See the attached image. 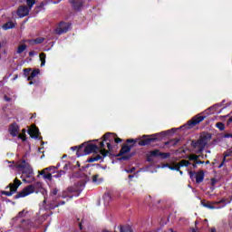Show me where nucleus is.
<instances>
[{
  "label": "nucleus",
  "instance_id": "f3484780",
  "mask_svg": "<svg viewBox=\"0 0 232 232\" xmlns=\"http://www.w3.org/2000/svg\"><path fill=\"white\" fill-rule=\"evenodd\" d=\"M27 133L31 139H39V135H41V132L39 131V128L37 127L29 129Z\"/></svg>",
  "mask_w": 232,
  "mask_h": 232
},
{
  "label": "nucleus",
  "instance_id": "0e129e2a",
  "mask_svg": "<svg viewBox=\"0 0 232 232\" xmlns=\"http://www.w3.org/2000/svg\"><path fill=\"white\" fill-rule=\"evenodd\" d=\"M211 232H217V229L215 227L211 228Z\"/></svg>",
  "mask_w": 232,
  "mask_h": 232
},
{
  "label": "nucleus",
  "instance_id": "69168bd1",
  "mask_svg": "<svg viewBox=\"0 0 232 232\" xmlns=\"http://www.w3.org/2000/svg\"><path fill=\"white\" fill-rule=\"evenodd\" d=\"M133 177H135V175H129V179H133Z\"/></svg>",
  "mask_w": 232,
  "mask_h": 232
},
{
  "label": "nucleus",
  "instance_id": "f03ea898",
  "mask_svg": "<svg viewBox=\"0 0 232 232\" xmlns=\"http://www.w3.org/2000/svg\"><path fill=\"white\" fill-rule=\"evenodd\" d=\"M169 133H171V130H165L153 135H143L138 144L139 146H150V144L157 142V140H159V137H166V135Z\"/></svg>",
  "mask_w": 232,
  "mask_h": 232
},
{
  "label": "nucleus",
  "instance_id": "a211bd4d",
  "mask_svg": "<svg viewBox=\"0 0 232 232\" xmlns=\"http://www.w3.org/2000/svg\"><path fill=\"white\" fill-rule=\"evenodd\" d=\"M26 213H28V212H26V210H24V209L22 210V211H20V212L16 215V217L13 218V219H12L13 224H17V222H18L19 220L24 219V218L26 217Z\"/></svg>",
  "mask_w": 232,
  "mask_h": 232
},
{
  "label": "nucleus",
  "instance_id": "a878e982",
  "mask_svg": "<svg viewBox=\"0 0 232 232\" xmlns=\"http://www.w3.org/2000/svg\"><path fill=\"white\" fill-rule=\"evenodd\" d=\"M189 164H191V162H189L188 160H182L181 161H179L178 163V165L179 166V169L180 168H188L189 166Z\"/></svg>",
  "mask_w": 232,
  "mask_h": 232
},
{
  "label": "nucleus",
  "instance_id": "c03bdc74",
  "mask_svg": "<svg viewBox=\"0 0 232 232\" xmlns=\"http://www.w3.org/2000/svg\"><path fill=\"white\" fill-rule=\"evenodd\" d=\"M98 179H99V174L93 175L92 176V182H97Z\"/></svg>",
  "mask_w": 232,
  "mask_h": 232
},
{
  "label": "nucleus",
  "instance_id": "ea45409f",
  "mask_svg": "<svg viewBox=\"0 0 232 232\" xmlns=\"http://www.w3.org/2000/svg\"><path fill=\"white\" fill-rule=\"evenodd\" d=\"M77 191V188L75 187H69L67 188V193H75Z\"/></svg>",
  "mask_w": 232,
  "mask_h": 232
},
{
  "label": "nucleus",
  "instance_id": "20e7f679",
  "mask_svg": "<svg viewBox=\"0 0 232 232\" xmlns=\"http://www.w3.org/2000/svg\"><path fill=\"white\" fill-rule=\"evenodd\" d=\"M90 153H99V146L93 143H83L79 146L76 155L77 157H84V155H90Z\"/></svg>",
  "mask_w": 232,
  "mask_h": 232
},
{
  "label": "nucleus",
  "instance_id": "f704fd0d",
  "mask_svg": "<svg viewBox=\"0 0 232 232\" xmlns=\"http://www.w3.org/2000/svg\"><path fill=\"white\" fill-rule=\"evenodd\" d=\"M26 131L25 129H23V133L18 135V138L23 140V142H25L26 140V134L24 133Z\"/></svg>",
  "mask_w": 232,
  "mask_h": 232
},
{
  "label": "nucleus",
  "instance_id": "58836bf2",
  "mask_svg": "<svg viewBox=\"0 0 232 232\" xmlns=\"http://www.w3.org/2000/svg\"><path fill=\"white\" fill-rule=\"evenodd\" d=\"M229 202H231V201H229V200H227V199H226V198H222L221 200H219V201H216L214 204H229Z\"/></svg>",
  "mask_w": 232,
  "mask_h": 232
},
{
  "label": "nucleus",
  "instance_id": "72a5a7b5",
  "mask_svg": "<svg viewBox=\"0 0 232 232\" xmlns=\"http://www.w3.org/2000/svg\"><path fill=\"white\" fill-rule=\"evenodd\" d=\"M27 7L32 9V7L35 5V0H25Z\"/></svg>",
  "mask_w": 232,
  "mask_h": 232
},
{
  "label": "nucleus",
  "instance_id": "1a4fd4ad",
  "mask_svg": "<svg viewBox=\"0 0 232 232\" xmlns=\"http://www.w3.org/2000/svg\"><path fill=\"white\" fill-rule=\"evenodd\" d=\"M13 224L14 226H16L23 231H30L32 227H35V224H34V222H32V220L30 219H21L17 221V223H13Z\"/></svg>",
  "mask_w": 232,
  "mask_h": 232
},
{
  "label": "nucleus",
  "instance_id": "338daca9",
  "mask_svg": "<svg viewBox=\"0 0 232 232\" xmlns=\"http://www.w3.org/2000/svg\"><path fill=\"white\" fill-rule=\"evenodd\" d=\"M227 157H229V154H225L224 155V159H226Z\"/></svg>",
  "mask_w": 232,
  "mask_h": 232
},
{
  "label": "nucleus",
  "instance_id": "dca6fc26",
  "mask_svg": "<svg viewBox=\"0 0 232 232\" xmlns=\"http://www.w3.org/2000/svg\"><path fill=\"white\" fill-rule=\"evenodd\" d=\"M9 133L12 137H17V135H19V125L15 122L11 123L9 126Z\"/></svg>",
  "mask_w": 232,
  "mask_h": 232
},
{
  "label": "nucleus",
  "instance_id": "f257e3e1",
  "mask_svg": "<svg viewBox=\"0 0 232 232\" xmlns=\"http://www.w3.org/2000/svg\"><path fill=\"white\" fill-rule=\"evenodd\" d=\"M137 139H127L126 142L121 145L120 152L116 155V157H121L120 160H130V159L135 155V153H130V151H131L132 148L137 146Z\"/></svg>",
  "mask_w": 232,
  "mask_h": 232
},
{
  "label": "nucleus",
  "instance_id": "de8ad7c7",
  "mask_svg": "<svg viewBox=\"0 0 232 232\" xmlns=\"http://www.w3.org/2000/svg\"><path fill=\"white\" fill-rule=\"evenodd\" d=\"M65 204H66L65 201H60L58 204H56V206H58L59 208V206H64Z\"/></svg>",
  "mask_w": 232,
  "mask_h": 232
},
{
  "label": "nucleus",
  "instance_id": "a18cd8bd",
  "mask_svg": "<svg viewBox=\"0 0 232 232\" xmlns=\"http://www.w3.org/2000/svg\"><path fill=\"white\" fill-rule=\"evenodd\" d=\"M68 168H70V163H66V164L63 166V171H68Z\"/></svg>",
  "mask_w": 232,
  "mask_h": 232
},
{
  "label": "nucleus",
  "instance_id": "680f3d73",
  "mask_svg": "<svg viewBox=\"0 0 232 232\" xmlns=\"http://www.w3.org/2000/svg\"><path fill=\"white\" fill-rule=\"evenodd\" d=\"M79 227H80V229H81V231H82V223H79Z\"/></svg>",
  "mask_w": 232,
  "mask_h": 232
},
{
  "label": "nucleus",
  "instance_id": "603ef678",
  "mask_svg": "<svg viewBox=\"0 0 232 232\" xmlns=\"http://www.w3.org/2000/svg\"><path fill=\"white\" fill-rule=\"evenodd\" d=\"M196 164H204V161L200 160H196Z\"/></svg>",
  "mask_w": 232,
  "mask_h": 232
},
{
  "label": "nucleus",
  "instance_id": "a19ab883",
  "mask_svg": "<svg viewBox=\"0 0 232 232\" xmlns=\"http://www.w3.org/2000/svg\"><path fill=\"white\" fill-rule=\"evenodd\" d=\"M55 208H59V205H54L53 203H50L48 205V208H46V209H55Z\"/></svg>",
  "mask_w": 232,
  "mask_h": 232
},
{
  "label": "nucleus",
  "instance_id": "b1692460",
  "mask_svg": "<svg viewBox=\"0 0 232 232\" xmlns=\"http://www.w3.org/2000/svg\"><path fill=\"white\" fill-rule=\"evenodd\" d=\"M201 206L203 208H208V209H215V206L211 205L209 201H206V199L201 200Z\"/></svg>",
  "mask_w": 232,
  "mask_h": 232
},
{
  "label": "nucleus",
  "instance_id": "2eb2a0df",
  "mask_svg": "<svg viewBox=\"0 0 232 232\" xmlns=\"http://www.w3.org/2000/svg\"><path fill=\"white\" fill-rule=\"evenodd\" d=\"M72 8L76 12H81V8L84 5V2L82 0H69Z\"/></svg>",
  "mask_w": 232,
  "mask_h": 232
},
{
  "label": "nucleus",
  "instance_id": "4d7b16f0",
  "mask_svg": "<svg viewBox=\"0 0 232 232\" xmlns=\"http://www.w3.org/2000/svg\"><path fill=\"white\" fill-rule=\"evenodd\" d=\"M133 171H135V168H132L131 169L127 170V173H133Z\"/></svg>",
  "mask_w": 232,
  "mask_h": 232
},
{
  "label": "nucleus",
  "instance_id": "052dcab7",
  "mask_svg": "<svg viewBox=\"0 0 232 232\" xmlns=\"http://www.w3.org/2000/svg\"><path fill=\"white\" fill-rule=\"evenodd\" d=\"M197 162L196 161H194V163L192 164V167L194 168V169H197Z\"/></svg>",
  "mask_w": 232,
  "mask_h": 232
},
{
  "label": "nucleus",
  "instance_id": "393cba45",
  "mask_svg": "<svg viewBox=\"0 0 232 232\" xmlns=\"http://www.w3.org/2000/svg\"><path fill=\"white\" fill-rule=\"evenodd\" d=\"M30 43L32 44H43V43H44V38L43 37H38L33 40H30Z\"/></svg>",
  "mask_w": 232,
  "mask_h": 232
},
{
  "label": "nucleus",
  "instance_id": "ddd939ff",
  "mask_svg": "<svg viewBox=\"0 0 232 232\" xmlns=\"http://www.w3.org/2000/svg\"><path fill=\"white\" fill-rule=\"evenodd\" d=\"M69 31H70V24L64 23V22L60 23L58 27L55 29V32L56 34H58V35H62V34H66Z\"/></svg>",
  "mask_w": 232,
  "mask_h": 232
},
{
  "label": "nucleus",
  "instance_id": "412c9836",
  "mask_svg": "<svg viewBox=\"0 0 232 232\" xmlns=\"http://www.w3.org/2000/svg\"><path fill=\"white\" fill-rule=\"evenodd\" d=\"M53 213L51 212L49 214H43L39 218L38 220L36 221L38 225H41L43 224V222H44V220H46V218H48V217H52Z\"/></svg>",
  "mask_w": 232,
  "mask_h": 232
},
{
  "label": "nucleus",
  "instance_id": "c756f323",
  "mask_svg": "<svg viewBox=\"0 0 232 232\" xmlns=\"http://www.w3.org/2000/svg\"><path fill=\"white\" fill-rule=\"evenodd\" d=\"M187 159H188V160H193L195 162L198 159H200V156L197 154H190L187 157Z\"/></svg>",
  "mask_w": 232,
  "mask_h": 232
},
{
  "label": "nucleus",
  "instance_id": "4be33fe9",
  "mask_svg": "<svg viewBox=\"0 0 232 232\" xmlns=\"http://www.w3.org/2000/svg\"><path fill=\"white\" fill-rule=\"evenodd\" d=\"M167 166L169 169H171L172 171H179L180 175H182V171L180 170L179 163H176L175 165L167 164Z\"/></svg>",
  "mask_w": 232,
  "mask_h": 232
},
{
  "label": "nucleus",
  "instance_id": "bf43d9fd",
  "mask_svg": "<svg viewBox=\"0 0 232 232\" xmlns=\"http://www.w3.org/2000/svg\"><path fill=\"white\" fill-rule=\"evenodd\" d=\"M19 78V75L18 74H14V78H13V81H15L16 79Z\"/></svg>",
  "mask_w": 232,
  "mask_h": 232
},
{
  "label": "nucleus",
  "instance_id": "6ab92c4d",
  "mask_svg": "<svg viewBox=\"0 0 232 232\" xmlns=\"http://www.w3.org/2000/svg\"><path fill=\"white\" fill-rule=\"evenodd\" d=\"M38 173H39V175L44 176V179L45 180H49L50 182H52V179H53L52 172H46V170H41Z\"/></svg>",
  "mask_w": 232,
  "mask_h": 232
},
{
  "label": "nucleus",
  "instance_id": "4c0bfd02",
  "mask_svg": "<svg viewBox=\"0 0 232 232\" xmlns=\"http://www.w3.org/2000/svg\"><path fill=\"white\" fill-rule=\"evenodd\" d=\"M30 72H32V68H25V69H24V75L25 76V77H30Z\"/></svg>",
  "mask_w": 232,
  "mask_h": 232
},
{
  "label": "nucleus",
  "instance_id": "473e14b6",
  "mask_svg": "<svg viewBox=\"0 0 232 232\" xmlns=\"http://www.w3.org/2000/svg\"><path fill=\"white\" fill-rule=\"evenodd\" d=\"M160 157L163 160L169 159V157H171V153H169V152H160Z\"/></svg>",
  "mask_w": 232,
  "mask_h": 232
},
{
  "label": "nucleus",
  "instance_id": "cd10ccee",
  "mask_svg": "<svg viewBox=\"0 0 232 232\" xmlns=\"http://www.w3.org/2000/svg\"><path fill=\"white\" fill-rule=\"evenodd\" d=\"M216 128H218L219 131H224L226 130V125L224 122L219 121L216 123Z\"/></svg>",
  "mask_w": 232,
  "mask_h": 232
},
{
  "label": "nucleus",
  "instance_id": "7c9ffc66",
  "mask_svg": "<svg viewBox=\"0 0 232 232\" xmlns=\"http://www.w3.org/2000/svg\"><path fill=\"white\" fill-rule=\"evenodd\" d=\"M63 175H66V171L60 170V171L56 172V174L53 175V177L54 179H61V177H63Z\"/></svg>",
  "mask_w": 232,
  "mask_h": 232
},
{
  "label": "nucleus",
  "instance_id": "c85d7f7f",
  "mask_svg": "<svg viewBox=\"0 0 232 232\" xmlns=\"http://www.w3.org/2000/svg\"><path fill=\"white\" fill-rule=\"evenodd\" d=\"M27 46L25 44L19 45L17 48L16 53H23V52H24Z\"/></svg>",
  "mask_w": 232,
  "mask_h": 232
},
{
  "label": "nucleus",
  "instance_id": "9b49d317",
  "mask_svg": "<svg viewBox=\"0 0 232 232\" xmlns=\"http://www.w3.org/2000/svg\"><path fill=\"white\" fill-rule=\"evenodd\" d=\"M189 178L191 180L193 179H196V183L197 184H202L204 182V177H206L204 170H199V171H189L188 172Z\"/></svg>",
  "mask_w": 232,
  "mask_h": 232
},
{
  "label": "nucleus",
  "instance_id": "bb28decb",
  "mask_svg": "<svg viewBox=\"0 0 232 232\" xmlns=\"http://www.w3.org/2000/svg\"><path fill=\"white\" fill-rule=\"evenodd\" d=\"M40 61H41V66H44V64H46V53H40Z\"/></svg>",
  "mask_w": 232,
  "mask_h": 232
},
{
  "label": "nucleus",
  "instance_id": "09e8293b",
  "mask_svg": "<svg viewBox=\"0 0 232 232\" xmlns=\"http://www.w3.org/2000/svg\"><path fill=\"white\" fill-rule=\"evenodd\" d=\"M217 184V179H211V185L215 186Z\"/></svg>",
  "mask_w": 232,
  "mask_h": 232
},
{
  "label": "nucleus",
  "instance_id": "6e6d98bb",
  "mask_svg": "<svg viewBox=\"0 0 232 232\" xmlns=\"http://www.w3.org/2000/svg\"><path fill=\"white\" fill-rule=\"evenodd\" d=\"M225 137H226L227 139H229V137H231V139H232V134L227 133V134H225Z\"/></svg>",
  "mask_w": 232,
  "mask_h": 232
},
{
  "label": "nucleus",
  "instance_id": "423d86ee",
  "mask_svg": "<svg viewBox=\"0 0 232 232\" xmlns=\"http://www.w3.org/2000/svg\"><path fill=\"white\" fill-rule=\"evenodd\" d=\"M41 188H43V183L39 181L34 184L29 185L25 187L22 191L18 192L14 196V198H24V197H28V195H32V193L37 192L36 188L39 189Z\"/></svg>",
  "mask_w": 232,
  "mask_h": 232
},
{
  "label": "nucleus",
  "instance_id": "0eeeda50",
  "mask_svg": "<svg viewBox=\"0 0 232 232\" xmlns=\"http://www.w3.org/2000/svg\"><path fill=\"white\" fill-rule=\"evenodd\" d=\"M14 166L17 169H23V174L25 175L26 179H31L32 175H34V169L25 160L16 162Z\"/></svg>",
  "mask_w": 232,
  "mask_h": 232
},
{
  "label": "nucleus",
  "instance_id": "37998d69",
  "mask_svg": "<svg viewBox=\"0 0 232 232\" xmlns=\"http://www.w3.org/2000/svg\"><path fill=\"white\" fill-rule=\"evenodd\" d=\"M147 161H148V162H153V156H151V154H149V155L147 156Z\"/></svg>",
  "mask_w": 232,
  "mask_h": 232
},
{
  "label": "nucleus",
  "instance_id": "5701e85b",
  "mask_svg": "<svg viewBox=\"0 0 232 232\" xmlns=\"http://www.w3.org/2000/svg\"><path fill=\"white\" fill-rule=\"evenodd\" d=\"M12 28H15V24L12 21H9L3 25V30H12Z\"/></svg>",
  "mask_w": 232,
  "mask_h": 232
},
{
  "label": "nucleus",
  "instance_id": "79ce46f5",
  "mask_svg": "<svg viewBox=\"0 0 232 232\" xmlns=\"http://www.w3.org/2000/svg\"><path fill=\"white\" fill-rule=\"evenodd\" d=\"M114 142H115L116 144H119V142H122V139L117 137V134H115Z\"/></svg>",
  "mask_w": 232,
  "mask_h": 232
},
{
  "label": "nucleus",
  "instance_id": "9d476101",
  "mask_svg": "<svg viewBox=\"0 0 232 232\" xmlns=\"http://www.w3.org/2000/svg\"><path fill=\"white\" fill-rule=\"evenodd\" d=\"M103 141L107 144V148L109 151H111L113 150V142H115V133L113 132H106L102 136Z\"/></svg>",
  "mask_w": 232,
  "mask_h": 232
},
{
  "label": "nucleus",
  "instance_id": "5fc2aeb1",
  "mask_svg": "<svg viewBox=\"0 0 232 232\" xmlns=\"http://www.w3.org/2000/svg\"><path fill=\"white\" fill-rule=\"evenodd\" d=\"M34 53H35V52L31 51V52H29V56H30V57H34Z\"/></svg>",
  "mask_w": 232,
  "mask_h": 232
},
{
  "label": "nucleus",
  "instance_id": "7ed1b4c3",
  "mask_svg": "<svg viewBox=\"0 0 232 232\" xmlns=\"http://www.w3.org/2000/svg\"><path fill=\"white\" fill-rule=\"evenodd\" d=\"M208 139H211V134L200 136L198 140H192L190 146L193 150H196V153H202L204 148H206V145L208 144Z\"/></svg>",
  "mask_w": 232,
  "mask_h": 232
},
{
  "label": "nucleus",
  "instance_id": "e2e57ef3",
  "mask_svg": "<svg viewBox=\"0 0 232 232\" xmlns=\"http://www.w3.org/2000/svg\"><path fill=\"white\" fill-rule=\"evenodd\" d=\"M35 117H37V113H34L31 117V119H35Z\"/></svg>",
  "mask_w": 232,
  "mask_h": 232
},
{
  "label": "nucleus",
  "instance_id": "c9c22d12",
  "mask_svg": "<svg viewBox=\"0 0 232 232\" xmlns=\"http://www.w3.org/2000/svg\"><path fill=\"white\" fill-rule=\"evenodd\" d=\"M55 169H56V168L54 166H51V167L44 169L43 171H46L47 173H48V171H51V173H54Z\"/></svg>",
  "mask_w": 232,
  "mask_h": 232
},
{
  "label": "nucleus",
  "instance_id": "8fccbe9b",
  "mask_svg": "<svg viewBox=\"0 0 232 232\" xmlns=\"http://www.w3.org/2000/svg\"><path fill=\"white\" fill-rule=\"evenodd\" d=\"M224 162H226V158L223 159L222 162L218 166L219 169L222 168V166H224Z\"/></svg>",
  "mask_w": 232,
  "mask_h": 232
},
{
  "label": "nucleus",
  "instance_id": "39448f33",
  "mask_svg": "<svg viewBox=\"0 0 232 232\" xmlns=\"http://www.w3.org/2000/svg\"><path fill=\"white\" fill-rule=\"evenodd\" d=\"M104 142L106 141H104V139H102V140L99 143L98 151H100V154H97L96 156H92L91 158L87 159L86 162H97V160H103L104 158L108 157V155H111V153H110V150H107L106 149H104Z\"/></svg>",
  "mask_w": 232,
  "mask_h": 232
},
{
  "label": "nucleus",
  "instance_id": "2f4dec72",
  "mask_svg": "<svg viewBox=\"0 0 232 232\" xmlns=\"http://www.w3.org/2000/svg\"><path fill=\"white\" fill-rule=\"evenodd\" d=\"M150 157H160V150H154L150 152Z\"/></svg>",
  "mask_w": 232,
  "mask_h": 232
},
{
  "label": "nucleus",
  "instance_id": "3c124183",
  "mask_svg": "<svg viewBox=\"0 0 232 232\" xmlns=\"http://www.w3.org/2000/svg\"><path fill=\"white\" fill-rule=\"evenodd\" d=\"M58 192L59 190L57 188L53 189V195H57Z\"/></svg>",
  "mask_w": 232,
  "mask_h": 232
},
{
  "label": "nucleus",
  "instance_id": "e433bc0d",
  "mask_svg": "<svg viewBox=\"0 0 232 232\" xmlns=\"http://www.w3.org/2000/svg\"><path fill=\"white\" fill-rule=\"evenodd\" d=\"M170 140V146H177L179 142H180V139H171Z\"/></svg>",
  "mask_w": 232,
  "mask_h": 232
},
{
  "label": "nucleus",
  "instance_id": "f8f14e48",
  "mask_svg": "<svg viewBox=\"0 0 232 232\" xmlns=\"http://www.w3.org/2000/svg\"><path fill=\"white\" fill-rule=\"evenodd\" d=\"M204 119H206V116L204 115L198 114L194 116L190 121H188V128L191 129L197 126V124H200Z\"/></svg>",
  "mask_w": 232,
  "mask_h": 232
},
{
  "label": "nucleus",
  "instance_id": "4468645a",
  "mask_svg": "<svg viewBox=\"0 0 232 232\" xmlns=\"http://www.w3.org/2000/svg\"><path fill=\"white\" fill-rule=\"evenodd\" d=\"M31 10L32 9H30V7H28L27 5H20L16 11V14L20 17H26V15L30 14Z\"/></svg>",
  "mask_w": 232,
  "mask_h": 232
},
{
  "label": "nucleus",
  "instance_id": "774afa93",
  "mask_svg": "<svg viewBox=\"0 0 232 232\" xmlns=\"http://www.w3.org/2000/svg\"><path fill=\"white\" fill-rule=\"evenodd\" d=\"M228 122H232V117L228 119Z\"/></svg>",
  "mask_w": 232,
  "mask_h": 232
},
{
  "label": "nucleus",
  "instance_id": "aec40b11",
  "mask_svg": "<svg viewBox=\"0 0 232 232\" xmlns=\"http://www.w3.org/2000/svg\"><path fill=\"white\" fill-rule=\"evenodd\" d=\"M41 73V70L34 69L30 75L27 77V81H34Z\"/></svg>",
  "mask_w": 232,
  "mask_h": 232
},
{
  "label": "nucleus",
  "instance_id": "49530a36",
  "mask_svg": "<svg viewBox=\"0 0 232 232\" xmlns=\"http://www.w3.org/2000/svg\"><path fill=\"white\" fill-rule=\"evenodd\" d=\"M4 100L6 102H10V101H12V98L8 97V96H5L4 97Z\"/></svg>",
  "mask_w": 232,
  "mask_h": 232
},
{
  "label": "nucleus",
  "instance_id": "13d9d810",
  "mask_svg": "<svg viewBox=\"0 0 232 232\" xmlns=\"http://www.w3.org/2000/svg\"><path fill=\"white\" fill-rule=\"evenodd\" d=\"M170 144H171L170 140H169V141H166V142H165V145H166V146H170Z\"/></svg>",
  "mask_w": 232,
  "mask_h": 232
},
{
  "label": "nucleus",
  "instance_id": "6e6552de",
  "mask_svg": "<svg viewBox=\"0 0 232 232\" xmlns=\"http://www.w3.org/2000/svg\"><path fill=\"white\" fill-rule=\"evenodd\" d=\"M21 184H23V182H21V180H19V179L15 178L14 179V182L10 183L6 187V188H9L10 191L4 190V191H2V195H5V197H12V195H14V193H17V189H19V186H21Z\"/></svg>",
  "mask_w": 232,
  "mask_h": 232
},
{
  "label": "nucleus",
  "instance_id": "864d4df0",
  "mask_svg": "<svg viewBox=\"0 0 232 232\" xmlns=\"http://www.w3.org/2000/svg\"><path fill=\"white\" fill-rule=\"evenodd\" d=\"M71 150H72L73 151L76 150V153H77V150H79V147L75 146V147H72Z\"/></svg>",
  "mask_w": 232,
  "mask_h": 232
}]
</instances>
